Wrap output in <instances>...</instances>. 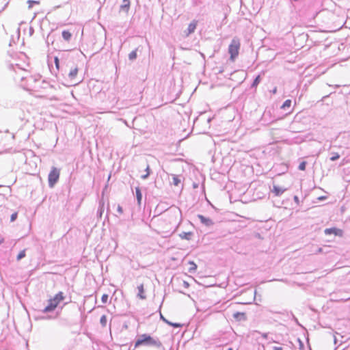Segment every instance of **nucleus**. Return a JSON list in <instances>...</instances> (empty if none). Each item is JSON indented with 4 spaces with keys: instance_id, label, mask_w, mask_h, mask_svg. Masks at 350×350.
I'll list each match as a JSON object with an SVG mask.
<instances>
[{
    "instance_id": "58836bf2",
    "label": "nucleus",
    "mask_w": 350,
    "mask_h": 350,
    "mask_svg": "<svg viewBox=\"0 0 350 350\" xmlns=\"http://www.w3.org/2000/svg\"><path fill=\"white\" fill-rule=\"evenodd\" d=\"M271 92L273 94H275L277 93V87H275L271 91Z\"/></svg>"
},
{
    "instance_id": "c756f323",
    "label": "nucleus",
    "mask_w": 350,
    "mask_h": 350,
    "mask_svg": "<svg viewBox=\"0 0 350 350\" xmlns=\"http://www.w3.org/2000/svg\"><path fill=\"white\" fill-rule=\"evenodd\" d=\"M27 3H28V7L29 8H31L33 7V5L35 4H39V1H34V0H29L27 1Z\"/></svg>"
},
{
    "instance_id": "f03ea898",
    "label": "nucleus",
    "mask_w": 350,
    "mask_h": 350,
    "mask_svg": "<svg viewBox=\"0 0 350 350\" xmlns=\"http://www.w3.org/2000/svg\"><path fill=\"white\" fill-rule=\"evenodd\" d=\"M140 346L155 347L160 349L163 347V344L157 337L151 336L148 334H143L138 336L137 339L135 342V349Z\"/></svg>"
},
{
    "instance_id": "7c9ffc66",
    "label": "nucleus",
    "mask_w": 350,
    "mask_h": 350,
    "mask_svg": "<svg viewBox=\"0 0 350 350\" xmlns=\"http://www.w3.org/2000/svg\"><path fill=\"white\" fill-rule=\"evenodd\" d=\"M17 217H18V213L17 212L13 213L10 216V221L13 222V221H16L17 219Z\"/></svg>"
},
{
    "instance_id": "37998d69",
    "label": "nucleus",
    "mask_w": 350,
    "mask_h": 350,
    "mask_svg": "<svg viewBox=\"0 0 350 350\" xmlns=\"http://www.w3.org/2000/svg\"><path fill=\"white\" fill-rule=\"evenodd\" d=\"M103 207H100V208H99V210H98V211H100V215H102V213H103Z\"/></svg>"
},
{
    "instance_id": "603ef678",
    "label": "nucleus",
    "mask_w": 350,
    "mask_h": 350,
    "mask_svg": "<svg viewBox=\"0 0 350 350\" xmlns=\"http://www.w3.org/2000/svg\"><path fill=\"white\" fill-rule=\"evenodd\" d=\"M349 138H350V135H349Z\"/></svg>"
},
{
    "instance_id": "9d476101",
    "label": "nucleus",
    "mask_w": 350,
    "mask_h": 350,
    "mask_svg": "<svg viewBox=\"0 0 350 350\" xmlns=\"http://www.w3.org/2000/svg\"><path fill=\"white\" fill-rule=\"evenodd\" d=\"M287 190L286 188L280 187L276 185H273L271 191L275 196H280L282 193Z\"/></svg>"
},
{
    "instance_id": "7ed1b4c3",
    "label": "nucleus",
    "mask_w": 350,
    "mask_h": 350,
    "mask_svg": "<svg viewBox=\"0 0 350 350\" xmlns=\"http://www.w3.org/2000/svg\"><path fill=\"white\" fill-rule=\"evenodd\" d=\"M240 48V40L238 38H234L228 46V53L230 55V59L234 60L239 55V50Z\"/></svg>"
},
{
    "instance_id": "de8ad7c7",
    "label": "nucleus",
    "mask_w": 350,
    "mask_h": 350,
    "mask_svg": "<svg viewBox=\"0 0 350 350\" xmlns=\"http://www.w3.org/2000/svg\"><path fill=\"white\" fill-rule=\"evenodd\" d=\"M32 32H33V29L32 27L30 28V33H31Z\"/></svg>"
},
{
    "instance_id": "a878e982",
    "label": "nucleus",
    "mask_w": 350,
    "mask_h": 350,
    "mask_svg": "<svg viewBox=\"0 0 350 350\" xmlns=\"http://www.w3.org/2000/svg\"><path fill=\"white\" fill-rule=\"evenodd\" d=\"M145 171H146V173L142 176V178L144 179V180L147 179L148 178V176H150V166H149L148 164L146 165Z\"/></svg>"
},
{
    "instance_id": "412c9836",
    "label": "nucleus",
    "mask_w": 350,
    "mask_h": 350,
    "mask_svg": "<svg viewBox=\"0 0 350 350\" xmlns=\"http://www.w3.org/2000/svg\"><path fill=\"white\" fill-rule=\"evenodd\" d=\"M292 101L291 99L286 100L282 105L281 106V109L286 110V109H288L291 106Z\"/></svg>"
},
{
    "instance_id": "c03bdc74",
    "label": "nucleus",
    "mask_w": 350,
    "mask_h": 350,
    "mask_svg": "<svg viewBox=\"0 0 350 350\" xmlns=\"http://www.w3.org/2000/svg\"><path fill=\"white\" fill-rule=\"evenodd\" d=\"M4 242V239H0V244L3 243Z\"/></svg>"
},
{
    "instance_id": "9b49d317",
    "label": "nucleus",
    "mask_w": 350,
    "mask_h": 350,
    "mask_svg": "<svg viewBox=\"0 0 350 350\" xmlns=\"http://www.w3.org/2000/svg\"><path fill=\"white\" fill-rule=\"evenodd\" d=\"M53 86L45 80L40 79V82L38 83V90H34L36 92H38L41 89L52 88Z\"/></svg>"
},
{
    "instance_id": "c9c22d12",
    "label": "nucleus",
    "mask_w": 350,
    "mask_h": 350,
    "mask_svg": "<svg viewBox=\"0 0 350 350\" xmlns=\"http://www.w3.org/2000/svg\"><path fill=\"white\" fill-rule=\"evenodd\" d=\"M294 202L296 203L297 205H299L300 201L299 198L297 196H295L293 197Z\"/></svg>"
},
{
    "instance_id": "49530a36",
    "label": "nucleus",
    "mask_w": 350,
    "mask_h": 350,
    "mask_svg": "<svg viewBox=\"0 0 350 350\" xmlns=\"http://www.w3.org/2000/svg\"><path fill=\"white\" fill-rule=\"evenodd\" d=\"M298 340H299V343H300V345L302 347V346L304 345H303V343H302V342L301 341V340H300V339H298Z\"/></svg>"
},
{
    "instance_id": "a211bd4d",
    "label": "nucleus",
    "mask_w": 350,
    "mask_h": 350,
    "mask_svg": "<svg viewBox=\"0 0 350 350\" xmlns=\"http://www.w3.org/2000/svg\"><path fill=\"white\" fill-rule=\"evenodd\" d=\"M261 81V76L260 75H257L254 79L253 80V82L251 84V88H256L257 86L259 85V83Z\"/></svg>"
},
{
    "instance_id": "2f4dec72",
    "label": "nucleus",
    "mask_w": 350,
    "mask_h": 350,
    "mask_svg": "<svg viewBox=\"0 0 350 350\" xmlns=\"http://www.w3.org/2000/svg\"><path fill=\"white\" fill-rule=\"evenodd\" d=\"M109 296L107 294H103L101 297V301L103 304H106L108 301Z\"/></svg>"
},
{
    "instance_id": "a19ab883",
    "label": "nucleus",
    "mask_w": 350,
    "mask_h": 350,
    "mask_svg": "<svg viewBox=\"0 0 350 350\" xmlns=\"http://www.w3.org/2000/svg\"><path fill=\"white\" fill-rule=\"evenodd\" d=\"M322 252H323V249L321 247H319L317 251V254L321 253Z\"/></svg>"
},
{
    "instance_id": "ea45409f",
    "label": "nucleus",
    "mask_w": 350,
    "mask_h": 350,
    "mask_svg": "<svg viewBox=\"0 0 350 350\" xmlns=\"http://www.w3.org/2000/svg\"><path fill=\"white\" fill-rule=\"evenodd\" d=\"M273 350H283L281 347H273Z\"/></svg>"
},
{
    "instance_id": "72a5a7b5",
    "label": "nucleus",
    "mask_w": 350,
    "mask_h": 350,
    "mask_svg": "<svg viewBox=\"0 0 350 350\" xmlns=\"http://www.w3.org/2000/svg\"><path fill=\"white\" fill-rule=\"evenodd\" d=\"M171 325L174 327H180L182 326V325L179 323H172V322H170V325Z\"/></svg>"
},
{
    "instance_id": "8fccbe9b",
    "label": "nucleus",
    "mask_w": 350,
    "mask_h": 350,
    "mask_svg": "<svg viewBox=\"0 0 350 350\" xmlns=\"http://www.w3.org/2000/svg\"><path fill=\"white\" fill-rule=\"evenodd\" d=\"M228 350H233L232 348H228Z\"/></svg>"
},
{
    "instance_id": "423d86ee",
    "label": "nucleus",
    "mask_w": 350,
    "mask_h": 350,
    "mask_svg": "<svg viewBox=\"0 0 350 350\" xmlns=\"http://www.w3.org/2000/svg\"><path fill=\"white\" fill-rule=\"evenodd\" d=\"M324 233L326 235L334 234V235L340 237H342V235H343L342 230L337 228L336 227H332V228L325 229Z\"/></svg>"
},
{
    "instance_id": "f257e3e1",
    "label": "nucleus",
    "mask_w": 350,
    "mask_h": 350,
    "mask_svg": "<svg viewBox=\"0 0 350 350\" xmlns=\"http://www.w3.org/2000/svg\"><path fill=\"white\" fill-rule=\"evenodd\" d=\"M18 57L23 59V63H16L14 64H11L10 68L12 69L16 72H17V69L23 70L26 72V75L21 76V85L24 90L29 92H34V90H38V83L40 82L42 76L38 74L31 75H29V73L27 71L25 66H29V63L25 62V60H27L28 58L25 53H20L18 54Z\"/></svg>"
},
{
    "instance_id": "bb28decb",
    "label": "nucleus",
    "mask_w": 350,
    "mask_h": 350,
    "mask_svg": "<svg viewBox=\"0 0 350 350\" xmlns=\"http://www.w3.org/2000/svg\"><path fill=\"white\" fill-rule=\"evenodd\" d=\"M107 321V317L105 315H102L100 319V323L101 324V325L103 327H105L106 326Z\"/></svg>"
},
{
    "instance_id": "473e14b6",
    "label": "nucleus",
    "mask_w": 350,
    "mask_h": 350,
    "mask_svg": "<svg viewBox=\"0 0 350 350\" xmlns=\"http://www.w3.org/2000/svg\"><path fill=\"white\" fill-rule=\"evenodd\" d=\"M54 62H55L56 68L57 70H59V58L57 57H55Z\"/></svg>"
},
{
    "instance_id": "393cba45",
    "label": "nucleus",
    "mask_w": 350,
    "mask_h": 350,
    "mask_svg": "<svg viewBox=\"0 0 350 350\" xmlns=\"http://www.w3.org/2000/svg\"><path fill=\"white\" fill-rule=\"evenodd\" d=\"M234 319L241 320L245 319V313L237 312L233 314Z\"/></svg>"
},
{
    "instance_id": "4468645a",
    "label": "nucleus",
    "mask_w": 350,
    "mask_h": 350,
    "mask_svg": "<svg viewBox=\"0 0 350 350\" xmlns=\"http://www.w3.org/2000/svg\"><path fill=\"white\" fill-rule=\"evenodd\" d=\"M64 293L62 291H59L52 299L53 302H55L58 305L61 301L64 300Z\"/></svg>"
},
{
    "instance_id": "b1692460",
    "label": "nucleus",
    "mask_w": 350,
    "mask_h": 350,
    "mask_svg": "<svg viewBox=\"0 0 350 350\" xmlns=\"http://www.w3.org/2000/svg\"><path fill=\"white\" fill-rule=\"evenodd\" d=\"M181 180H180V178L176 176V175H173V177H172V184L175 186H178L179 184L180 183Z\"/></svg>"
},
{
    "instance_id": "79ce46f5",
    "label": "nucleus",
    "mask_w": 350,
    "mask_h": 350,
    "mask_svg": "<svg viewBox=\"0 0 350 350\" xmlns=\"http://www.w3.org/2000/svg\"><path fill=\"white\" fill-rule=\"evenodd\" d=\"M267 335L268 334L267 333H264L262 336L264 338H267Z\"/></svg>"
},
{
    "instance_id": "3c124183",
    "label": "nucleus",
    "mask_w": 350,
    "mask_h": 350,
    "mask_svg": "<svg viewBox=\"0 0 350 350\" xmlns=\"http://www.w3.org/2000/svg\"><path fill=\"white\" fill-rule=\"evenodd\" d=\"M334 342L336 343V338L334 339Z\"/></svg>"
},
{
    "instance_id": "e433bc0d",
    "label": "nucleus",
    "mask_w": 350,
    "mask_h": 350,
    "mask_svg": "<svg viewBox=\"0 0 350 350\" xmlns=\"http://www.w3.org/2000/svg\"><path fill=\"white\" fill-rule=\"evenodd\" d=\"M117 211L120 213V214H122L123 213V208L122 207L120 206V205H118V207H117Z\"/></svg>"
},
{
    "instance_id": "dca6fc26",
    "label": "nucleus",
    "mask_w": 350,
    "mask_h": 350,
    "mask_svg": "<svg viewBox=\"0 0 350 350\" xmlns=\"http://www.w3.org/2000/svg\"><path fill=\"white\" fill-rule=\"evenodd\" d=\"M180 237L182 239H185V240H191V237L193 236V232H181L180 234H179Z\"/></svg>"
},
{
    "instance_id": "5701e85b",
    "label": "nucleus",
    "mask_w": 350,
    "mask_h": 350,
    "mask_svg": "<svg viewBox=\"0 0 350 350\" xmlns=\"http://www.w3.org/2000/svg\"><path fill=\"white\" fill-rule=\"evenodd\" d=\"M330 154H331V157H330L329 159L332 161H335L340 157V155L338 152H332L330 153Z\"/></svg>"
},
{
    "instance_id": "6ab92c4d",
    "label": "nucleus",
    "mask_w": 350,
    "mask_h": 350,
    "mask_svg": "<svg viewBox=\"0 0 350 350\" xmlns=\"http://www.w3.org/2000/svg\"><path fill=\"white\" fill-rule=\"evenodd\" d=\"M77 73H78V68L77 66H75L73 68H71V70H70V72L68 73L69 79L71 80L74 79L76 77Z\"/></svg>"
},
{
    "instance_id": "a18cd8bd",
    "label": "nucleus",
    "mask_w": 350,
    "mask_h": 350,
    "mask_svg": "<svg viewBox=\"0 0 350 350\" xmlns=\"http://www.w3.org/2000/svg\"><path fill=\"white\" fill-rule=\"evenodd\" d=\"M184 285H185V286H189V284H188L187 282L184 281Z\"/></svg>"
},
{
    "instance_id": "6e6552de",
    "label": "nucleus",
    "mask_w": 350,
    "mask_h": 350,
    "mask_svg": "<svg viewBox=\"0 0 350 350\" xmlns=\"http://www.w3.org/2000/svg\"><path fill=\"white\" fill-rule=\"evenodd\" d=\"M57 306V304L55 302H53L52 299H50L48 301L47 306L44 307V308L42 310V312L44 313L52 312L56 308Z\"/></svg>"
},
{
    "instance_id": "c85d7f7f",
    "label": "nucleus",
    "mask_w": 350,
    "mask_h": 350,
    "mask_svg": "<svg viewBox=\"0 0 350 350\" xmlns=\"http://www.w3.org/2000/svg\"><path fill=\"white\" fill-rule=\"evenodd\" d=\"M306 165H307L306 161H301L298 166V169L301 171H304L306 170Z\"/></svg>"
},
{
    "instance_id": "aec40b11",
    "label": "nucleus",
    "mask_w": 350,
    "mask_h": 350,
    "mask_svg": "<svg viewBox=\"0 0 350 350\" xmlns=\"http://www.w3.org/2000/svg\"><path fill=\"white\" fill-rule=\"evenodd\" d=\"M189 267L188 271L191 273H194L197 269V265L193 261H189Z\"/></svg>"
},
{
    "instance_id": "09e8293b",
    "label": "nucleus",
    "mask_w": 350,
    "mask_h": 350,
    "mask_svg": "<svg viewBox=\"0 0 350 350\" xmlns=\"http://www.w3.org/2000/svg\"><path fill=\"white\" fill-rule=\"evenodd\" d=\"M349 107H350V102L348 103ZM349 114H350V110H349Z\"/></svg>"
},
{
    "instance_id": "0eeeda50",
    "label": "nucleus",
    "mask_w": 350,
    "mask_h": 350,
    "mask_svg": "<svg viewBox=\"0 0 350 350\" xmlns=\"http://www.w3.org/2000/svg\"><path fill=\"white\" fill-rule=\"evenodd\" d=\"M198 21L196 20H193L192 22H191L187 29L184 31L186 36H189L190 34L193 33L197 27Z\"/></svg>"
},
{
    "instance_id": "1a4fd4ad",
    "label": "nucleus",
    "mask_w": 350,
    "mask_h": 350,
    "mask_svg": "<svg viewBox=\"0 0 350 350\" xmlns=\"http://www.w3.org/2000/svg\"><path fill=\"white\" fill-rule=\"evenodd\" d=\"M198 217L200 220V222L206 227H211L214 224L211 219L206 217L202 215H198Z\"/></svg>"
},
{
    "instance_id": "f3484780",
    "label": "nucleus",
    "mask_w": 350,
    "mask_h": 350,
    "mask_svg": "<svg viewBox=\"0 0 350 350\" xmlns=\"http://www.w3.org/2000/svg\"><path fill=\"white\" fill-rule=\"evenodd\" d=\"M135 195H136L137 203L139 205H140L141 202H142V193L141 189L139 187H135Z\"/></svg>"
},
{
    "instance_id": "39448f33",
    "label": "nucleus",
    "mask_w": 350,
    "mask_h": 350,
    "mask_svg": "<svg viewBox=\"0 0 350 350\" xmlns=\"http://www.w3.org/2000/svg\"><path fill=\"white\" fill-rule=\"evenodd\" d=\"M277 120L278 118H271V111H265L261 118L262 122L265 124H269L275 122Z\"/></svg>"
},
{
    "instance_id": "ddd939ff",
    "label": "nucleus",
    "mask_w": 350,
    "mask_h": 350,
    "mask_svg": "<svg viewBox=\"0 0 350 350\" xmlns=\"http://www.w3.org/2000/svg\"><path fill=\"white\" fill-rule=\"evenodd\" d=\"M130 9V0H123L120 5V10L128 12Z\"/></svg>"
},
{
    "instance_id": "4c0bfd02",
    "label": "nucleus",
    "mask_w": 350,
    "mask_h": 350,
    "mask_svg": "<svg viewBox=\"0 0 350 350\" xmlns=\"http://www.w3.org/2000/svg\"><path fill=\"white\" fill-rule=\"evenodd\" d=\"M327 196H320L317 198L318 200L319 201H322V200H324L325 199H327Z\"/></svg>"
},
{
    "instance_id": "2eb2a0df",
    "label": "nucleus",
    "mask_w": 350,
    "mask_h": 350,
    "mask_svg": "<svg viewBox=\"0 0 350 350\" xmlns=\"http://www.w3.org/2000/svg\"><path fill=\"white\" fill-rule=\"evenodd\" d=\"M62 36L63 39L66 42H70L72 37V33L68 30H64L62 32Z\"/></svg>"
},
{
    "instance_id": "20e7f679",
    "label": "nucleus",
    "mask_w": 350,
    "mask_h": 350,
    "mask_svg": "<svg viewBox=\"0 0 350 350\" xmlns=\"http://www.w3.org/2000/svg\"><path fill=\"white\" fill-rule=\"evenodd\" d=\"M59 174L60 170L55 167H52L48 176V184L49 187L53 188L57 183L59 178Z\"/></svg>"
},
{
    "instance_id": "4be33fe9",
    "label": "nucleus",
    "mask_w": 350,
    "mask_h": 350,
    "mask_svg": "<svg viewBox=\"0 0 350 350\" xmlns=\"http://www.w3.org/2000/svg\"><path fill=\"white\" fill-rule=\"evenodd\" d=\"M137 49H136L135 50H133L129 54V59L131 60V61H134L136 59L137 57Z\"/></svg>"
},
{
    "instance_id": "f8f14e48",
    "label": "nucleus",
    "mask_w": 350,
    "mask_h": 350,
    "mask_svg": "<svg viewBox=\"0 0 350 350\" xmlns=\"http://www.w3.org/2000/svg\"><path fill=\"white\" fill-rule=\"evenodd\" d=\"M138 293L137 297L140 298L141 299H145L146 298V296L145 295V291L144 288V284H141L137 286Z\"/></svg>"
},
{
    "instance_id": "f704fd0d",
    "label": "nucleus",
    "mask_w": 350,
    "mask_h": 350,
    "mask_svg": "<svg viewBox=\"0 0 350 350\" xmlns=\"http://www.w3.org/2000/svg\"><path fill=\"white\" fill-rule=\"evenodd\" d=\"M160 319L163 321L165 322V323H167V325H170V321H168L167 319H165L163 315L161 313L160 314Z\"/></svg>"
},
{
    "instance_id": "cd10ccee",
    "label": "nucleus",
    "mask_w": 350,
    "mask_h": 350,
    "mask_svg": "<svg viewBox=\"0 0 350 350\" xmlns=\"http://www.w3.org/2000/svg\"><path fill=\"white\" fill-rule=\"evenodd\" d=\"M25 255H26L25 250L21 251L16 256V260H21L22 258H23L25 256Z\"/></svg>"
}]
</instances>
